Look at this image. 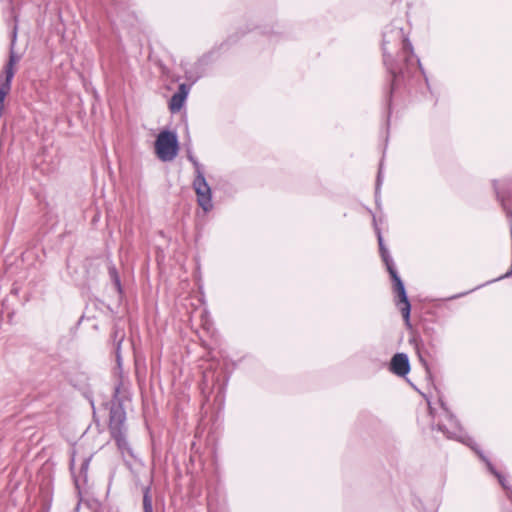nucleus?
<instances>
[{
  "mask_svg": "<svg viewBox=\"0 0 512 512\" xmlns=\"http://www.w3.org/2000/svg\"><path fill=\"white\" fill-rule=\"evenodd\" d=\"M383 61L392 80L388 94L391 106L392 94L398 87L421 68L420 60L414 54L413 46L397 21L387 25L382 34Z\"/></svg>",
  "mask_w": 512,
  "mask_h": 512,
  "instance_id": "obj_1",
  "label": "nucleus"
},
{
  "mask_svg": "<svg viewBox=\"0 0 512 512\" xmlns=\"http://www.w3.org/2000/svg\"><path fill=\"white\" fill-rule=\"evenodd\" d=\"M125 398H127L125 389L121 384L117 385L114 389L113 399L110 402L109 431L122 456L135 458L133 449L127 439L126 412L123 406Z\"/></svg>",
  "mask_w": 512,
  "mask_h": 512,
  "instance_id": "obj_2",
  "label": "nucleus"
},
{
  "mask_svg": "<svg viewBox=\"0 0 512 512\" xmlns=\"http://www.w3.org/2000/svg\"><path fill=\"white\" fill-rule=\"evenodd\" d=\"M441 402V406L444 410L445 419L447 423H438L437 424V430L442 432L448 439H453L456 441H459L469 447H471L480 457V459L486 464L488 470L490 473H492L499 481L500 485L507 491V496L512 501V491L510 490L509 486L507 485V481L505 477L496 470L492 462L483 454L482 451L478 450L475 447V442L471 437H469L465 431L460 426L458 420L455 418V416L447 409L445 404Z\"/></svg>",
  "mask_w": 512,
  "mask_h": 512,
  "instance_id": "obj_3",
  "label": "nucleus"
},
{
  "mask_svg": "<svg viewBox=\"0 0 512 512\" xmlns=\"http://www.w3.org/2000/svg\"><path fill=\"white\" fill-rule=\"evenodd\" d=\"M380 255H381L382 261L384 262L386 269L389 272L390 277L393 281L394 291L398 296V301L396 302V305L399 307L406 323H409L411 304L408 299L404 283L401 280V278L395 268L394 261L390 255V252L388 251V249L381 252Z\"/></svg>",
  "mask_w": 512,
  "mask_h": 512,
  "instance_id": "obj_4",
  "label": "nucleus"
},
{
  "mask_svg": "<svg viewBox=\"0 0 512 512\" xmlns=\"http://www.w3.org/2000/svg\"><path fill=\"white\" fill-rule=\"evenodd\" d=\"M187 158L195 169V178L192 186L197 196V203L204 212H209L213 208L212 191L204 176L203 166L190 151H188Z\"/></svg>",
  "mask_w": 512,
  "mask_h": 512,
  "instance_id": "obj_5",
  "label": "nucleus"
},
{
  "mask_svg": "<svg viewBox=\"0 0 512 512\" xmlns=\"http://www.w3.org/2000/svg\"><path fill=\"white\" fill-rule=\"evenodd\" d=\"M91 454H83L73 446L70 458V472L78 495L86 492L88 480V468L91 461Z\"/></svg>",
  "mask_w": 512,
  "mask_h": 512,
  "instance_id": "obj_6",
  "label": "nucleus"
},
{
  "mask_svg": "<svg viewBox=\"0 0 512 512\" xmlns=\"http://www.w3.org/2000/svg\"><path fill=\"white\" fill-rule=\"evenodd\" d=\"M155 150L161 161H172L177 156L179 150L176 133L168 130L161 131L155 141Z\"/></svg>",
  "mask_w": 512,
  "mask_h": 512,
  "instance_id": "obj_7",
  "label": "nucleus"
},
{
  "mask_svg": "<svg viewBox=\"0 0 512 512\" xmlns=\"http://www.w3.org/2000/svg\"><path fill=\"white\" fill-rule=\"evenodd\" d=\"M389 369L397 376H406L410 372V362L407 354L396 353L390 361Z\"/></svg>",
  "mask_w": 512,
  "mask_h": 512,
  "instance_id": "obj_8",
  "label": "nucleus"
},
{
  "mask_svg": "<svg viewBox=\"0 0 512 512\" xmlns=\"http://www.w3.org/2000/svg\"><path fill=\"white\" fill-rule=\"evenodd\" d=\"M191 85H187L185 83H182L178 87V91L172 95L169 103V108L172 112L179 111L183 105L184 102L190 92Z\"/></svg>",
  "mask_w": 512,
  "mask_h": 512,
  "instance_id": "obj_9",
  "label": "nucleus"
},
{
  "mask_svg": "<svg viewBox=\"0 0 512 512\" xmlns=\"http://www.w3.org/2000/svg\"><path fill=\"white\" fill-rule=\"evenodd\" d=\"M108 273L110 276V279L116 289V291L121 294L122 293V286H121V280L119 273L114 265H110L108 268Z\"/></svg>",
  "mask_w": 512,
  "mask_h": 512,
  "instance_id": "obj_10",
  "label": "nucleus"
},
{
  "mask_svg": "<svg viewBox=\"0 0 512 512\" xmlns=\"http://www.w3.org/2000/svg\"><path fill=\"white\" fill-rule=\"evenodd\" d=\"M124 333H119L118 330H115L113 332V339H114V342H115V354H116V359H117V362L118 364L120 365V362H121V353H120V350H121V345H122V342L124 340Z\"/></svg>",
  "mask_w": 512,
  "mask_h": 512,
  "instance_id": "obj_11",
  "label": "nucleus"
},
{
  "mask_svg": "<svg viewBox=\"0 0 512 512\" xmlns=\"http://www.w3.org/2000/svg\"><path fill=\"white\" fill-rule=\"evenodd\" d=\"M143 512H153L151 489L148 486L143 490Z\"/></svg>",
  "mask_w": 512,
  "mask_h": 512,
  "instance_id": "obj_12",
  "label": "nucleus"
},
{
  "mask_svg": "<svg viewBox=\"0 0 512 512\" xmlns=\"http://www.w3.org/2000/svg\"><path fill=\"white\" fill-rule=\"evenodd\" d=\"M14 76V70H11L9 69L7 71V73H5V81L4 83H2L1 87H0V92H3L4 95H8L9 91H10V84H11V80Z\"/></svg>",
  "mask_w": 512,
  "mask_h": 512,
  "instance_id": "obj_13",
  "label": "nucleus"
},
{
  "mask_svg": "<svg viewBox=\"0 0 512 512\" xmlns=\"http://www.w3.org/2000/svg\"><path fill=\"white\" fill-rule=\"evenodd\" d=\"M19 61V57L15 55L13 50L10 52L9 61L5 67L4 73H7L9 69L14 70V65Z\"/></svg>",
  "mask_w": 512,
  "mask_h": 512,
  "instance_id": "obj_14",
  "label": "nucleus"
},
{
  "mask_svg": "<svg viewBox=\"0 0 512 512\" xmlns=\"http://www.w3.org/2000/svg\"><path fill=\"white\" fill-rule=\"evenodd\" d=\"M415 349L417 351V354L419 356V359L420 361L426 366L427 363L424 359V355H425V350H424V345L422 342H418L415 340Z\"/></svg>",
  "mask_w": 512,
  "mask_h": 512,
  "instance_id": "obj_15",
  "label": "nucleus"
},
{
  "mask_svg": "<svg viewBox=\"0 0 512 512\" xmlns=\"http://www.w3.org/2000/svg\"><path fill=\"white\" fill-rule=\"evenodd\" d=\"M375 230H376V234H377V240H378V245H379V251L380 253L387 250V247L385 246L384 244V241H383V237H382V234H381V231L380 229L375 225Z\"/></svg>",
  "mask_w": 512,
  "mask_h": 512,
  "instance_id": "obj_16",
  "label": "nucleus"
},
{
  "mask_svg": "<svg viewBox=\"0 0 512 512\" xmlns=\"http://www.w3.org/2000/svg\"><path fill=\"white\" fill-rule=\"evenodd\" d=\"M382 169H383V163L380 162L379 170H378V175H377V180H376V190H375L376 196L378 195V192L380 190V186H381V183H382Z\"/></svg>",
  "mask_w": 512,
  "mask_h": 512,
  "instance_id": "obj_17",
  "label": "nucleus"
},
{
  "mask_svg": "<svg viewBox=\"0 0 512 512\" xmlns=\"http://www.w3.org/2000/svg\"><path fill=\"white\" fill-rule=\"evenodd\" d=\"M482 286H483V285H480V286L476 287V288H475V290H476V289H478V288H480V287H482ZM472 291H474V289H472V290H470V291H468V292H463V293H460V294L454 295V296L450 297L449 299H457V298H459V297H462V296L467 295L468 293H470V292H472Z\"/></svg>",
  "mask_w": 512,
  "mask_h": 512,
  "instance_id": "obj_18",
  "label": "nucleus"
}]
</instances>
